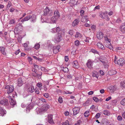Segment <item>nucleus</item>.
<instances>
[{
  "label": "nucleus",
  "instance_id": "f257e3e1",
  "mask_svg": "<svg viewBox=\"0 0 125 125\" xmlns=\"http://www.w3.org/2000/svg\"><path fill=\"white\" fill-rule=\"evenodd\" d=\"M44 15H47V17H51L52 16L53 12L52 11L50 10L48 7H47L44 10Z\"/></svg>",
  "mask_w": 125,
  "mask_h": 125
},
{
  "label": "nucleus",
  "instance_id": "f03ea898",
  "mask_svg": "<svg viewBox=\"0 0 125 125\" xmlns=\"http://www.w3.org/2000/svg\"><path fill=\"white\" fill-rule=\"evenodd\" d=\"M99 16L103 19H104L107 21H109V18L106 12L104 13L102 12H100Z\"/></svg>",
  "mask_w": 125,
  "mask_h": 125
},
{
  "label": "nucleus",
  "instance_id": "7ed1b4c3",
  "mask_svg": "<svg viewBox=\"0 0 125 125\" xmlns=\"http://www.w3.org/2000/svg\"><path fill=\"white\" fill-rule=\"evenodd\" d=\"M62 39L61 35L58 33L55 36L54 40L55 42L57 43L60 42Z\"/></svg>",
  "mask_w": 125,
  "mask_h": 125
},
{
  "label": "nucleus",
  "instance_id": "20e7f679",
  "mask_svg": "<svg viewBox=\"0 0 125 125\" xmlns=\"http://www.w3.org/2000/svg\"><path fill=\"white\" fill-rule=\"evenodd\" d=\"M5 89H8L7 93H10L13 91L14 89V87L12 85H7L5 88Z\"/></svg>",
  "mask_w": 125,
  "mask_h": 125
},
{
  "label": "nucleus",
  "instance_id": "39448f33",
  "mask_svg": "<svg viewBox=\"0 0 125 125\" xmlns=\"http://www.w3.org/2000/svg\"><path fill=\"white\" fill-rule=\"evenodd\" d=\"M0 104L2 105H7L9 104L8 100L6 98H4L0 101Z\"/></svg>",
  "mask_w": 125,
  "mask_h": 125
},
{
  "label": "nucleus",
  "instance_id": "423d86ee",
  "mask_svg": "<svg viewBox=\"0 0 125 125\" xmlns=\"http://www.w3.org/2000/svg\"><path fill=\"white\" fill-rule=\"evenodd\" d=\"M80 108L78 107H75L73 109V115L74 116L78 114L80 111Z\"/></svg>",
  "mask_w": 125,
  "mask_h": 125
},
{
  "label": "nucleus",
  "instance_id": "0eeeda50",
  "mask_svg": "<svg viewBox=\"0 0 125 125\" xmlns=\"http://www.w3.org/2000/svg\"><path fill=\"white\" fill-rule=\"evenodd\" d=\"M50 106L49 104H44L42 107V111H45L48 110Z\"/></svg>",
  "mask_w": 125,
  "mask_h": 125
},
{
  "label": "nucleus",
  "instance_id": "6e6552de",
  "mask_svg": "<svg viewBox=\"0 0 125 125\" xmlns=\"http://www.w3.org/2000/svg\"><path fill=\"white\" fill-rule=\"evenodd\" d=\"M104 37V34L103 33L99 31L97 35V38L99 40L102 39Z\"/></svg>",
  "mask_w": 125,
  "mask_h": 125
},
{
  "label": "nucleus",
  "instance_id": "1a4fd4ad",
  "mask_svg": "<svg viewBox=\"0 0 125 125\" xmlns=\"http://www.w3.org/2000/svg\"><path fill=\"white\" fill-rule=\"evenodd\" d=\"M48 121L51 124H52L54 123L52 119V115L49 114L48 115Z\"/></svg>",
  "mask_w": 125,
  "mask_h": 125
},
{
  "label": "nucleus",
  "instance_id": "9d476101",
  "mask_svg": "<svg viewBox=\"0 0 125 125\" xmlns=\"http://www.w3.org/2000/svg\"><path fill=\"white\" fill-rule=\"evenodd\" d=\"M81 21L82 22L85 23L88 21V16H85L83 17L81 19Z\"/></svg>",
  "mask_w": 125,
  "mask_h": 125
},
{
  "label": "nucleus",
  "instance_id": "9b49d317",
  "mask_svg": "<svg viewBox=\"0 0 125 125\" xmlns=\"http://www.w3.org/2000/svg\"><path fill=\"white\" fill-rule=\"evenodd\" d=\"M109 123V122L108 120L106 119H105L102 120L101 125H108Z\"/></svg>",
  "mask_w": 125,
  "mask_h": 125
},
{
  "label": "nucleus",
  "instance_id": "f8f14e48",
  "mask_svg": "<svg viewBox=\"0 0 125 125\" xmlns=\"http://www.w3.org/2000/svg\"><path fill=\"white\" fill-rule=\"evenodd\" d=\"M60 47L58 46L53 47V53L54 54H56L59 52V49H60Z\"/></svg>",
  "mask_w": 125,
  "mask_h": 125
},
{
  "label": "nucleus",
  "instance_id": "ddd939ff",
  "mask_svg": "<svg viewBox=\"0 0 125 125\" xmlns=\"http://www.w3.org/2000/svg\"><path fill=\"white\" fill-rule=\"evenodd\" d=\"M18 85L19 86H21L23 83L22 79L21 78H19L18 80Z\"/></svg>",
  "mask_w": 125,
  "mask_h": 125
},
{
  "label": "nucleus",
  "instance_id": "4468645a",
  "mask_svg": "<svg viewBox=\"0 0 125 125\" xmlns=\"http://www.w3.org/2000/svg\"><path fill=\"white\" fill-rule=\"evenodd\" d=\"M97 46L98 47L102 50H104L105 49V48L104 46L103 45L102 43L100 42H99L97 44Z\"/></svg>",
  "mask_w": 125,
  "mask_h": 125
},
{
  "label": "nucleus",
  "instance_id": "2eb2a0df",
  "mask_svg": "<svg viewBox=\"0 0 125 125\" xmlns=\"http://www.w3.org/2000/svg\"><path fill=\"white\" fill-rule=\"evenodd\" d=\"M79 20V19H76L74 20L73 22L72 25L73 26H74L77 25L78 23Z\"/></svg>",
  "mask_w": 125,
  "mask_h": 125
},
{
  "label": "nucleus",
  "instance_id": "dca6fc26",
  "mask_svg": "<svg viewBox=\"0 0 125 125\" xmlns=\"http://www.w3.org/2000/svg\"><path fill=\"white\" fill-rule=\"evenodd\" d=\"M6 113V111L3 109L2 107H0V116H3Z\"/></svg>",
  "mask_w": 125,
  "mask_h": 125
},
{
  "label": "nucleus",
  "instance_id": "f3484780",
  "mask_svg": "<svg viewBox=\"0 0 125 125\" xmlns=\"http://www.w3.org/2000/svg\"><path fill=\"white\" fill-rule=\"evenodd\" d=\"M54 17L58 19L60 17L59 11L57 10H56L54 13Z\"/></svg>",
  "mask_w": 125,
  "mask_h": 125
},
{
  "label": "nucleus",
  "instance_id": "a211bd4d",
  "mask_svg": "<svg viewBox=\"0 0 125 125\" xmlns=\"http://www.w3.org/2000/svg\"><path fill=\"white\" fill-rule=\"evenodd\" d=\"M92 76L93 77H96L97 79H98V73L95 71H93L92 72Z\"/></svg>",
  "mask_w": 125,
  "mask_h": 125
},
{
  "label": "nucleus",
  "instance_id": "6ab92c4d",
  "mask_svg": "<svg viewBox=\"0 0 125 125\" xmlns=\"http://www.w3.org/2000/svg\"><path fill=\"white\" fill-rule=\"evenodd\" d=\"M117 73L116 71L112 70L108 72V73L110 75H112L116 74Z\"/></svg>",
  "mask_w": 125,
  "mask_h": 125
},
{
  "label": "nucleus",
  "instance_id": "aec40b11",
  "mask_svg": "<svg viewBox=\"0 0 125 125\" xmlns=\"http://www.w3.org/2000/svg\"><path fill=\"white\" fill-rule=\"evenodd\" d=\"M5 48L4 47H0V51H1L2 53L4 55L6 54V52H5Z\"/></svg>",
  "mask_w": 125,
  "mask_h": 125
},
{
  "label": "nucleus",
  "instance_id": "412c9836",
  "mask_svg": "<svg viewBox=\"0 0 125 125\" xmlns=\"http://www.w3.org/2000/svg\"><path fill=\"white\" fill-rule=\"evenodd\" d=\"M35 91V89L33 87H30L28 89V91L29 92L32 93Z\"/></svg>",
  "mask_w": 125,
  "mask_h": 125
},
{
  "label": "nucleus",
  "instance_id": "4be33fe9",
  "mask_svg": "<svg viewBox=\"0 0 125 125\" xmlns=\"http://www.w3.org/2000/svg\"><path fill=\"white\" fill-rule=\"evenodd\" d=\"M120 29L122 32H125V25H122L120 26Z\"/></svg>",
  "mask_w": 125,
  "mask_h": 125
},
{
  "label": "nucleus",
  "instance_id": "5701e85b",
  "mask_svg": "<svg viewBox=\"0 0 125 125\" xmlns=\"http://www.w3.org/2000/svg\"><path fill=\"white\" fill-rule=\"evenodd\" d=\"M23 46L24 48V49L25 51H29L31 50L30 49L28 48V45L26 43H24L23 44Z\"/></svg>",
  "mask_w": 125,
  "mask_h": 125
},
{
  "label": "nucleus",
  "instance_id": "b1692460",
  "mask_svg": "<svg viewBox=\"0 0 125 125\" xmlns=\"http://www.w3.org/2000/svg\"><path fill=\"white\" fill-rule=\"evenodd\" d=\"M10 105H11L13 107V106L15 105L16 104V102L15 101H14L12 99H11V100H10Z\"/></svg>",
  "mask_w": 125,
  "mask_h": 125
},
{
  "label": "nucleus",
  "instance_id": "393cba45",
  "mask_svg": "<svg viewBox=\"0 0 125 125\" xmlns=\"http://www.w3.org/2000/svg\"><path fill=\"white\" fill-rule=\"evenodd\" d=\"M57 19L55 17H52L51 19V22H52L53 23H55Z\"/></svg>",
  "mask_w": 125,
  "mask_h": 125
},
{
  "label": "nucleus",
  "instance_id": "a878e982",
  "mask_svg": "<svg viewBox=\"0 0 125 125\" xmlns=\"http://www.w3.org/2000/svg\"><path fill=\"white\" fill-rule=\"evenodd\" d=\"M32 17V16L31 15H28V16H26L25 18H24V20L25 21H28L29 19H31Z\"/></svg>",
  "mask_w": 125,
  "mask_h": 125
},
{
  "label": "nucleus",
  "instance_id": "bb28decb",
  "mask_svg": "<svg viewBox=\"0 0 125 125\" xmlns=\"http://www.w3.org/2000/svg\"><path fill=\"white\" fill-rule=\"evenodd\" d=\"M103 114L106 115L108 116L110 115V112L109 111L105 110L104 111Z\"/></svg>",
  "mask_w": 125,
  "mask_h": 125
},
{
  "label": "nucleus",
  "instance_id": "cd10ccee",
  "mask_svg": "<svg viewBox=\"0 0 125 125\" xmlns=\"http://www.w3.org/2000/svg\"><path fill=\"white\" fill-rule=\"evenodd\" d=\"M104 39L105 41L106 42H110H110L111 41V40L108 38L107 36H106L104 37Z\"/></svg>",
  "mask_w": 125,
  "mask_h": 125
},
{
  "label": "nucleus",
  "instance_id": "c85d7f7f",
  "mask_svg": "<svg viewBox=\"0 0 125 125\" xmlns=\"http://www.w3.org/2000/svg\"><path fill=\"white\" fill-rule=\"evenodd\" d=\"M86 65L89 68L91 69L92 68V63H86Z\"/></svg>",
  "mask_w": 125,
  "mask_h": 125
},
{
  "label": "nucleus",
  "instance_id": "c756f323",
  "mask_svg": "<svg viewBox=\"0 0 125 125\" xmlns=\"http://www.w3.org/2000/svg\"><path fill=\"white\" fill-rule=\"evenodd\" d=\"M73 67L77 68L79 67L78 63H73Z\"/></svg>",
  "mask_w": 125,
  "mask_h": 125
},
{
  "label": "nucleus",
  "instance_id": "7c9ffc66",
  "mask_svg": "<svg viewBox=\"0 0 125 125\" xmlns=\"http://www.w3.org/2000/svg\"><path fill=\"white\" fill-rule=\"evenodd\" d=\"M84 116L85 117H88L90 115L89 112V111H86L85 112L84 114Z\"/></svg>",
  "mask_w": 125,
  "mask_h": 125
},
{
  "label": "nucleus",
  "instance_id": "2f4dec72",
  "mask_svg": "<svg viewBox=\"0 0 125 125\" xmlns=\"http://www.w3.org/2000/svg\"><path fill=\"white\" fill-rule=\"evenodd\" d=\"M40 44L38 43H37L35 45L34 48L36 50L40 48Z\"/></svg>",
  "mask_w": 125,
  "mask_h": 125
},
{
  "label": "nucleus",
  "instance_id": "473e14b6",
  "mask_svg": "<svg viewBox=\"0 0 125 125\" xmlns=\"http://www.w3.org/2000/svg\"><path fill=\"white\" fill-rule=\"evenodd\" d=\"M114 88L113 87H110L109 88V89L111 93H113L115 91V90L114 89Z\"/></svg>",
  "mask_w": 125,
  "mask_h": 125
},
{
  "label": "nucleus",
  "instance_id": "72a5a7b5",
  "mask_svg": "<svg viewBox=\"0 0 125 125\" xmlns=\"http://www.w3.org/2000/svg\"><path fill=\"white\" fill-rule=\"evenodd\" d=\"M58 101L60 103H62L63 100L61 96H60L59 97L58 99Z\"/></svg>",
  "mask_w": 125,
  "mask_h": 125
},
{
  "label": "nucleus",
  "instance_id": "f704fd0d",
  "mask_svg": "<svg viewBox=\"0 0 125 125\" xmlns=\"http://www.w3.org/2000/svg\"><path fill=\"white\" fill-rule=\"evenodd\" d=\"M91 51L93 53H95L99 54V52H98L97 51L94 49H92L91 50Z\"/></svg>",
  "mask_w": 125,
  "mask_h": 125
},
{
  "label": "nucleus",
  "instance_id": "c9c22d12",
  "mask_svg": "<svg viewBox=\"0 0 125 125\" xmlns=\"http://www.w3.org/2000/svg\"><path fill=\"white\" fill-rule=\"evenodd\" d=\"M120 103L122 105H125V98L120 101Z\"/></svg>",
  "mask_w": 125,
  "mask_h": 125
},
{
  "label": "nucleus",
  "instance_id": "e433bc0d",
  "mask_svg": "<svg viewBox=\"0 0 125 125\" xmlns=\"http://www.w3.org/2000/svg\"><path fill=\"white\" fill-rule=\"evenodd\" d=\"M103 65L104 68L107 69L109 66L108 63H104Z\"/></svg>",
  "mask_w": 125,
  "mask_h": 125
},
{
  "label": "nucleus",
  "instance_id": "4c0bfd02",
  "mask_svg": "<svg viewBox=\"0 0 125 125\" xmlns=\"http://www.w3.org/2000/svg\"><path fill=\"white\" fill-rule=\"evenodd\" d=\"M36 73L37 74V76L38 77H40L41 78V76L42 74V73L41 72H39L38 73Z\"/></svg>",
  "mask_w": 125,
  "mask_h": 125
},
{
  "label": "nucleus",
  "instance_id": "58836bf2",
  "mask_svg": "<svg viewBox=\"0 0 125 125\" xmlns=\"http://www.w3.org/2000/svg\"><path fill=\"white\" fill-rule=\"evenodd\" d=\"M62 125H71L70 124H69V121L68 120L66 121L64 123H63Z\"/></svg>",
  "mask_w": 125,
  "mask_h": 125
},
{
  "label": "nucleus",
  "instance_id": "ea45409f",
  "mask_svg": "<svg viewBox=\"0 0 125 125\" xmlns=\"http://www.w3.org/2000/svg\"><path fill=\"white\" fill-rule=\"evenodd\" d=\"M125 84V81L121 82L120 83L121 85L123 87V88H125V86L124 85Z\"/></svg>",
  "mask_w": 125,
  "mask_h": 125
},
{
  "label": "nucleus",
  "instance_id": "a19ab883",
  "mask_svg": "<svg viewBox=\"0 0 125 125\" xmlns=\"http://www.w3.org/2000/svg\"><path fill=\"white\" fill-rule=\"evenodd\" d=\"M79 42L78 40H76L74 42L75 45L77 46L79 45Z\"/></svg>",
  "mask_w": 125,
  "mask_h": 125
},
{
  "label": "nucleus",
  "instance_id": "79ce46f5",
  "mask_svg": "<svg viewBox=\"0 0 125 125\" xmlns=\"http://www.w3.org/2000/svg\"><path fill=\"white\" fill-rule=\"evenodd\" d=\"M63 71L65 73L67 72L68 71V69L66 67H63Z\"/></svg>",
  "mask_w": 125,
  "mask_h": 125
},
{
  "label": "nucleus",
  "instance_id": "37998d69",
  "mask_svg": "<svg viewBox=\"0 0 125 125\" xmlns=\"http://www.w3.org/2000/svg\"><path fill=\"white\" fill-rule=\"evenodd\" d=\"M33 105L32 104H31L28 106V109L29 110L31 109L32 108H33Z\"/></svg>",
  "mask_w": 125,
  "mask_h": 125
},
{
  "label": "nucleus",
  "instance_id": "c03bdc74",
  "mask_svg": "<svg viewBox=\"0 0 125 125\" xmlns=\"http://www.w3.org/2000/svg\"><path fill=\"white\" fill-rule=\"evenodd\" d=\"M37 86L38 87H40L42 86V84L41 82L38 83L37 84Z\"/></svg>",
  "mask_w": 125,
  "mask_h": 125
},
{
  "label": "nucleus",
  "instance_id": "a18cd8bd",
  "mask_svg": "<svg viewBox=\"0 0 125 125\" xmlns=\"http://www.w3.org/2000/svg\"><path fill=\"white\" fill-rule=\"evenodd\" d=\"M80 13L81 15V16H83L84 15V11L83 10H81L80 11Z\"/></svg>",
  "mask_w": 125,
  "mask_h": 125
},
{
  "label": "nucleus",
  "instance_id": "49530a36",
  "mask_svg": "<svg viewBox=\"0 0 125 125\" xmlns=\"http://www.w3.org/2000/svg\"><path fill=\"white\" fill-rule=\"evenodd\" d=\"M32 20L31 21L33 22H34L35 21V20L36 19V16L35 15H32Z\"/></svg>",
  "mask_w": 125,
  "mask_h": 125
},
{
  "label": "nucleus",
  "instance_id": "de8ad7c7",
  "mask_svg": "<svg viewBox=\"0 0 125 125\" xmlns=\"http://www.w3.org/2000/svg\"><path fill=\"white\" fill-rule=\"evenodd\" d=\"M122 119V117L121 115L118 116L117 117V119L119 121H121Z\"/></svg>",
  "mask_w": 125,
  "mask_h": 125
},
{
  "label": "nucleus",
  "instance_id": "09e8293b",
  "mask_svg": "<svg viewBox=\"0 0 125 125\" xmlns=\"http://www.w3.org/2000/svg\"><path fill=\"white\" fill-rule=\"evenodd\" d=\"M61 30V29L59 27H57L55 29V31L57 32H59Z\"/></svg>",
  "mask_w": 125,
  "mask_h": 125
},
{
  "label": "nucleus",
  "instance_id": "8fccbe9b",
  "mask_svg": "<svg viewBox=\"0 0 125 125\" xmlns=\"http://www.w3.org/2000/svg\"><path fill=\"white\" fill-rule=\"evenodd\" d=\"M43 96L47 98H48L49 97V94L48 93H47L44 94H43Z\"/></svg>",
  "mask_w": 125,
  "mask_h": 125
},
{
  "label": "nucleus",
  "instance_id": "3c124183",
  "mask_svg": "<svg viewBox=\"0 0 125 125\" xmlns=\"http://www.w3.org/2000/svg\"><path fill=\"white\" fill-rule=\"evenodd\" d=\"M93 100L96 102H97L99 101V99L98 98L96 97H93Z\"/></svg>",
  "mask_w": 125,
  "mask_h": 125
},
{
  "label": "nucleus",
  "instance_id": "603ef678",
  "mask_svg": "<svg viewBox=\"0 0 125 125\" xmlns=\"http://www.w3.org/2000/svg\"><path fill=\"white\" fill-rule=\"evenodd\" d=\"M33 65L34 68L36 70H38V69L39 68V66L37 65L33 64Z\"/></svg>",
  "mask_w": 125,
  "mask_h": 125
},
{
  "label": "nucleus",
  "instance_id": "864d4df0",
  "mask_svg": "<svg viewBox=\"0 0 125 125\" xmlns=\"http://www.w3.org/2000/svg\"><path fill=\"white\" fill-rule=\"evenodd\" d=\"M119 62H125V61L122 58H120L118 60Z\"/></svg>",
  "mask_w": 125,
  "mask_h": 125
},
{
  "label": "nucleus",
  "instance_id": "5fc2aeb1",
  "mask_svg": "<svg viewBox=\"0 0 125 125\" xmlns=\"http://www.w3.org/2000/svg\"><path fill=\"white\" fill-rule=\"evenodd\" d=\"M73 30H70L69 31V34L70 35H73Z\"/></svg>",
  "mask_w": 125,
  "mask_h": 125
},
{
  "label": "nucleus",
  "instance_id": "6e6d98bb",
  "mask_svg": "<svg viewBox=\"0 0 125 125\" xmlns=\"http://www.w3.org/2000/svg\"><path fill=\"white\" fill-rule=\"evenodd\" d=\"M15 23V21L14 19H12L9 22V24H13Z\"/></svg>",
  "mask_w": 125,
  "mask_h": 125
},
{
  "label": "nucleus",
  "instance_id": "4d7b16f0",
  "mask_svg": "<svg viewBox=\"0 0 125 125\" xmlns=\"http://www.w3.org/2000/svg\"><path fill=\"white\" fill-rule=\"evenodd\" d=\"M64 93L66 94H71L72 93V92H70L69 91H67L64 92Z\"/></svg>",
  "mask_w": 125,
  "mask_h": 125
},
{
  "label": "nucleus",
  "instance_id": "13d9d810",
  "mask_svg": "<svg viewBox=\"0 0 125 125\" xmlns=\"http://www.w3.org/2000/svg\"><path fill=\"white\" fill-rule=\"evenodd\" d=\"M100 113H98L97 114H96V115L95 116V117L96 118H98L100 116Z\"/></svg>",
  "mask_w": 125,
  "mask_h": 125
},
{
  "label": "nucleus",
  "instance_id": "bf43d9fd",
  "mask_svg": "<svg viewBox=\"0 0 125 125\" xmlns=\"http://www.w3.org/2000/svg\"><path fill=\"white\" fill-rule=\"evenodd\" d=\"M41 69L42 71L43 72H45L47 70L43 67H41Z\"/></svg>",
  "mask_w": 125,
  "mask_h": 125
},
{
  "label": "nucleus",
  "instance_id": "052dcab7",
  "mask_svg": "<svg viewBox=\"0 0 125 125\" xmlns=\"http://www.w3.org/2000/svg\"><path fill=\"white\" fill-rule=\"evenodd\" d=\"M91 39V38H90L89 37H87L86 39L84 40V41L86 42H89V40Z\"/></svg>",
  "mask_w": 125,
  "mask_h": 125
},
{
  "label": "nucleus",
  "instance_id": "680f3d73",
  "mask_svg": "<svg viewBox=\"0 0 125 125\" xmlns=\"http://www.w3.org/2000/svg\"><path fill=\"white\" fill-rule=\"evenodd\" d=\"M16 26L17 27H19L20 26H21L22 27H23V26L22 25V24L21 23L17 24L16 25Z\"/></svg>",
  "mask_w": 125,
  "mask_h": 125
},
{
  "label": "nucleus",
  "instance_id": "e2e57ef3",
  "mask_svg": "<svg viewBox=\"0 0 125 125\" xmlns=\"http://www.w3.org/2000/svg\"><path fill=\"white\" fill-rule=\"evenodd\" d=\"M67 78L69 79H70L72 78V76L71 75H68L67 76Z\"/></svg>",
  "mask_w": 125,
  "mask_h": 125
},
{
  "label": "nucleus",
  "instance_id": "0e129e2a",
  "mask_svg": "<svg viewBox=\"0 0 125 125\" xmlns=\"http://www.w3.org/2000/svg\"><path fill=\"white\" fill-rule=\"evenodd\" d=\"M69 59L68 56H65V60L66 62H68Z\"/></svg>",
  "mask_w": 125,
  "mask_h": 125
},
{
  "label": "nucleus",
  "instance_id": "69168bd1",
  "mask_svg": "<svg viewBox=\"0 0 125 125\" xmlns=\"http://www.w3.org/2000/svg\"><path fill=\"white\" fill-rule=\"evenodd\" d=\"M100 8V6L99 5H98L96 6L94 9V10H95L96 9H99Z\"/></svg>",
  "mask_w": 125,
  "mask_h": 125
},
{
  "label": "nucleus",
  "instance_id": "338daca9",
  "mask_svg": "<svg viewBox=\"0 0 125 125\" xmlns=\"http://www.w3.org/2000/svg\"><path fill=\"white\" fill-rule=\"evenodd\" d=\"M20 52V51L19 49L17 51H16L15 52V53L16 55L18 54Z\"/></svg>",
  "mask_w": 125,
  "mask_h": 125
},
{
  "label": "nucleus",
  "instance_id": "774afa93",
  "mask_svg": "<svg viewBox=\"0 0 125 125\" xmlns=\"http://www.w3.org/2000/svg\"><path fill=\"white\" fill-rule=\"evenodd\" d=\"M99 73L100 74L103 75L104 74V73L103 71L102 70H100L99 71Z\"/></svg>",
  "mask_w": 125,
  "mask_h": 125
}]
</instances>
